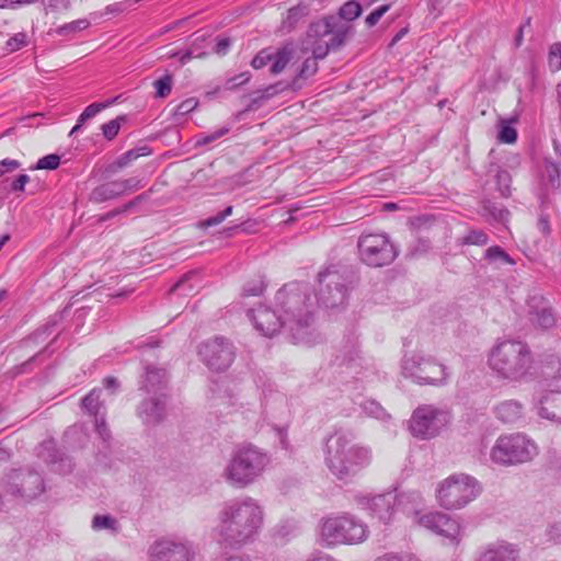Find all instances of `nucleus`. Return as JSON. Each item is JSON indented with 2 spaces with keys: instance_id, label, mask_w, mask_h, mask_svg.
<instances>
[{
  "instance_id": "1a4fd4ad",
  "label": "nucleus",
  "mask_w": 561,
  "mask_h": 561,
  "mask_svg": "<svg viewBox=\"0 0 561 561\" xmlns=\"http://www.w3.org/2000/svg\"><path fill=\"white\" fill-rule=\"evenodd\" d=\"M538 454L536 443L522 433L505 434L497 437L490 450L493 463L511 467L531 461Z\"/></svg>"
},
{
  "instance_id": "a878e982",
  "label": "nucleus",
  "mask_w": 561,
  "mask_h": 561,
  "mask_svg": "<svg viewBox=\"0 0 561 561\" xmlns=\"http://www.w3.org/2000/svg\"><path fill=\"white\" fill-rule=\"evenodd\" d=\"M45 449L47 450V455L43 456L44 460L51 466L53 471L58 472L60 474H67L72 471L73 463L68 456L53 448L50 443L47 444Z\"/></svg>"
},
{
  "instance_id": "f03ea898",
  "label": "nucleus",
  "mask_w": 561,
  "mask_h": 561,
  "mask_svg": "<svg viewBox=\"0 0 561 561\" xmlns=\"http://www.w3.org/2000/svg\"><path fill=\"white\" fill-rule=\"evenodd\" d=\"M276 307L285 321L295 344L312 345L317 340L313 324V305L309 287L304 283H290L275 296Z\"/></svg>"
},
{
  "instance_id": "774afa93",
  "label": "nucleus",
  "mask_w": 561,
  "mask_h": 561,
  "mask_svg": "<svg viewBox=\"0 0 561 561\" xmlns=\"http://www.w3.org/2000/svg\"><path fill=\"white\" fill-rule=\"evenodd\" d=\"M546 535L548 537V541L553 543H561V524H553L551 525L547 531Z\"/></svg>"
},
{
  "instance_id": "49530a36",
  "label": "nucleus",
  "mask_w": 561,
  "mask_h": 561,
  "mask_svg": "<svg viewBox=\"0 0 561 561\" xmlns=\"http://www.w3.org/2000/svg\"><path fill=\"white\" fill-rule=\"evenodd\" d=\"M483 211L485 215H489L495 221H500V222L507 220V217L510 215L507 209H505L503 207H499L497 205H495L491 202L484 203Z\"/></svg>"
},
{
  "instance_id": "ea45409f",
  "label": "nucleus",
  "mask_w": 561,
  "mask_h": 561,
  "mask_svg": "<svg viewBox=\"0 0 561 561\" xmlns=\"http://www.w3.org/2000/svg\"><path fill=\"white\" fill-rule=\"evenodd\" d=\"M89 25L90 22L87 19H79L59 26L56 33L60 36H68L85 30Z\"/></svg>"
},
{
  "instance_id": "a18cd8bd",
  "label": "nucleus",
  "mask_w": 561,
  "mask_h": 561,
  "mask_svg": "<svg viewBox=\"0 0 561 561\" xmlns=\"http://www.w3.org/2000/svg\"><path fill=\"white\" fill-rule=\"evenodd\" d=\"M495 181L497 185V190L503 197H508L511 195V174L506 170H499L495 175Z\"/></svg>"
},
{
  "instance_id": "2f4dec72",
  "label": "nucleus",
  "mask_w": 561,
  "mask_h": 561,
  "mask_svg": "<svg viewBox=\"0 0 561 561\" xmlns=\"http://www.w3.org/2000/svg\"><path fill=\"white\" fill-rule=\"evenodd\" d=\"M421 357L419 355H413L411 357L408 354H404L402 360V375L405 378H411L416 383L420 382L421 379Z\"/></svg>"
},
{
  "instance_id": "2eb2a0df",
  "label": "nucleus",
  "mask_w": 561,
  "mask_h": 561,
  "mask_svg": "<svg viewBox=\"0 0 561 561\" xmlns=\"http://www.w3.org/2000/svg\"><path fill=\"white\" fill-rule=\"evenodd\" d=\"M362 508L369 512L370 516L380 523L390 524L397 513V494L387 492L377 495H363L357 499Z\"/></svg>"
},
{
  "instance_id": "f8f14e48",
  "label": "nucleus",
  "mask_w": 561,
  "mask_h": 561,
  "mask_svg": "<svg viewBox=\"0 0 561 561\" xmlns=\"http://www.w3.org/2000/svg\"><path fill=\"white\" fill-rule=\"evenodd\" d=\"M194 551L186 540L160 538L148 549V561H192Z\"/></svg>"
},
{
  "instance_id": "8fccbe9b",
  "label": "nucleus",
  "mask_w": 561,
  "mask_h": 561,
  "mask_svg": "<svg viewBox=\"0 0 561 561\" xmlns=\"http://www.w3.org/2000/svg\"><path fill=\"white\" fill-rule=\"evenodd\" d=\"M229 130H230V128L225 126V127L216 129L215 131L202 135L199 138H197L196 145L205 146L210 142H214V141L218 140L219 138H221L222 136L227 135L229 133Z\"/></svg>"
},
{
  "instance_id": "de8ad7c7",
  "label": "nucleus",
  "mask_w": 561,
  "mask_h": 561,
  "mask_svg": "<svg viewBox=\"0 0 561 561\" xmlns=\"http://www.w3.org/2000/svg\"><path fill=\"white\" fill-rule=\"evenodd\" d=\"M233 207L227 206L224 210L217 215L208 217L207 219L199 222L201 228H208L221 224L227 217L232 215Z\"/></svg>"
},
{
  "instance_id": "f3484780",
  "label": "nucleus",
  "mask_w": 561,
  "mask_h": 561,
  "mask_svg": "<svg viewBox=\"0 0 561 561\" xmlns=\"http://www.w3.org/2000/svg\"><path fill=\"white\" fill-rule=\"evenodd\" d=\"M248 317L254 328L264 336H273L280 329L285 330V321L278 309L274 310L266 306L260 305L257 308L250 309Z\"/></svg>"
},
{
  "instance_id": "680f3d73",
  "label": "nucleus",
  "mask_w": 561,
  "mask_h": 561,
  "mask_svg": "<svg viewBox=\"0 0 561 561\" xmlns=\"http://www.w3.org/2000/svg\"><path fill=\"white\" fill-rule=\"evenodd\" d=\"M231 39L229 37H217L213 51L219 56H225L229 51Z\"/></svg>"
},
{
  "instance_id": "052dcab7",
  "label": "nucleus",
  "mask_w": 561,
  "mask_h": 561,
  "mask_svg": "<svg viewBox=\"0 0 561 561\" xmlns=\"http://www.w3.org/2000/svg\"><path fill=\"white\" fill-rule=\"evenodd\" d=\"M264 282L256 279L252 283H248L243 287V296H259L263 293Z\"/></svg>"
},
{
  "instance_id": "09e8293b",
  "label": "nucleus",
  "mask_w": 561,
  "mask_h": 561,
  "mask_svg": "<svg viewBox=\"0 0 561 561\" xmlns=\"http://www.w3.org/2000/svg\"><path fill=\"white\" fill-rule=\"evenodd\" d=\"M60 164V156L56 153L47 154L41 158L35 168L36 170H56Z\"/></svg>"
},
{
  "instance_id": "cd10ccee",
  "label": "nucleus",
  "mask_w": 561,
  "mask_h": 561,
  "mask_svg": "<svg viewBox=\"0 0 561 561\" xmlns=\"http://www.w3.org/2000/svg\"><path fill=\"white\" fill-rule=\"evenodd\" d=\"M294 53L295 49L291 44H286L283 47L277 48L275 51H272V66L270 68L271 73H280L293 59Z\"/></svg>"
},
{
  "instance_id": "a19ab883",
  "label": "nucleus",
  "mask_w": 561,
  "mask_h": 561,
  "mask_svg": "<svg viewBox=\"0 0 561 561\" xmlns=\"http://www.w3.org/2000/svg\"><path fill=\"white\" fill-rule=\"evenodd\" d=\"M126 119H127L126 116L122 115V116H117L115 119H112V121L103 124L101 129H102V134H103L104 138H106L107 140L114 139L117 136L122 124L125 123Z\"/></svg>"
},
{
  "instance_id": "20e7f679",
  "label": "nucleus",
  "mask_w": 561,
  "mask_h": 561,
  "mask_svg": "<svg viewBox=\"0 0 561 561\" xmlns=\"http://www.w3.org/2000/svg\"><path fill=\"white\" fill-rule=\"evenodd\" d=\"M363 12L359 2L355 0L346 1L337 14L327 15L310 24L308 35L319 37L320 41L314 46L317 57H325L330 50H335L343 46L347 37L353 34L352 22Z\"/></svg>"
},
{
  "instance_id": "9d476101",
  "label": "nucleus",
  "mask_w": 561,
  "mask_h": 561,
  "mask_svg": "<svg viewBox=\"0 0 561 561\" xmlns=\"http://www.w3.org/2000/svg\"><path fill=\"white\" fill-rule=\"evenodd\" d=\"M481 485L471 476L455 473L443 480L436 489V499L446 510H460L476 500Z\"/></svg>"
},
{
  "instance_id": "423d86ee",
  "label": "nucleus",
  "mask_w": 561,
  "mask_h": 561,
  "mask_svg": "<svg viewBox=\"0 0 561 561\" xmlns=\"http://www.w3.org/2000/svg\"><path fill=\"white\" fill-rule=\"evenodd\" d=\"M531 362L529 347L520 341L500 342L489 355L490 368L497 377L510 381H516L526 376Z\"/></svg>"
},
{
  "instance_id": "39448f33",
  "label": "nucleus",
  "mask_w": 561,
  "mask_h": 561,
  "mask_svg": "<svg viewBox=\"0 0 561 561\" xmlns=\"http://www.w3.org/2000/svg\"><path fill=\"white\" fill-rule=\"evenodd\" d=\"M270 463L266 453L252 444L237 446L222 471L225 481L237 489L253 484Z\"/></svg>"
},
{
  "instance_id": "ddd939ff",
  "label": "nucleus",
  "mask_w": 561,
  "mask_h": 561,
  "mask_svg": "<svg viewBox=\"0 0 561 561\" xmlns=\"http://www.w3.org/2000/svg\"><path fill=\"white\" fill-rule=\"evenodd\" d=\"M198 354L210 369L218 371L227 369L234 358L232 344L221 336L202 343Z\"/></svg>"
},
{
  "instance_id": "79ce46f5",
  "label": "nucleus",
  "mask_w": 561,
  "mask_h": 561,
  "mask_svg": "<svg viewBox=\"0 0 561 561\" xmlns=\"http://www.w3.org/2000/svg\"><path fill=\"white\" fill-rule=\"evenodd\" d=\"M173 80L172 76L167 73L163 77L157 79L153 82V87L156 89V98L164 99L172 91Z\"/></svg>"
},
{
  "instance_id": "c03bdc74",
  "label": "nucleus",
  "mask_w": 561,
  "mask_h": 561,
  "mask_svg": "<svg viewBox=\"0 0 561 561\" xmlns=\"http://www.w3.org/2000/svg\"><path fill=\"white\" fill-rule=\"evenodd\" d=\"M548 66L551 72H557L561 69V43H554L550 46L548 53Z\"/></svg>"
},
{
  "instance_id": "338daca9",
  "label": "nucleus",
  "mask_w": 561,
  "mask_h": 561,
  "mask_svg": "<svg viewBox=\"0 0 561 561\" xmlns=\"http://www.w3.org/2000/svg\"><path fill=\"white\" fill-rule=\"evenodd\" d=\"M21 163L14 159H3L0 161V176L4 175L8 172H13L19 169Z\"/></svg>"
},
{
  "instance_id": "393cba45",
  "label": "nucleus",
  "mask_w": 561,
  "mask_h": 561,
  "mask_svg": "<svg viewBox=\"0 0 561 561\" xmlns=\"http://www.w3.org/2000/svg\"><path fill=\"white\" fill-rule=\"evenodd\" d=\"M496 417L507 424H515L524 415V407L517 400H505L495 407Z\"/></svg>"
},
{
  "instance_id": "f257e3e1",
  "label": "nucleus",
  "mask_w": 561,
  "mask_h": 561,
  "mask_svg": "<svg viewBox=\"0 0 561 561\" xmlns=\"http://www.w3.org/2000/svg\"><path fill=\"white\" fill-rule=\"evenodd\" d=\"M264 516L263 505L254 497L241 496L225 502L214 529L218 542L229 549L253 543L263 528Z\"/></svg>"
},
{
  "instance_id": "e2e57ef3",
  "label": "nucleus",
  "mask_w": 561,
  "mask_h": 561,
  "mask_svg": "<svg viewBox=\"0 0 561 561\" xmlns=\"http://www.w3.org/2000/svg\"><path fill=\"white\" fill-rule=\"evenodd\" d=\"M197 104H198V102L196 99H194V98L186 99L176 106L175 113L178 115H186V114L191 113L193 110H195Z\"/></svg>"
},
{
  "instance_id": "603ef678",
  "label": "nucleus",
  "mask_w": 561,
  "mask_h": 561,
  "mask_svg": "<svg viewBox=\"0 0 561 561\" xmlns=\"http://www.w3.org/2000/svg\"><path fill=\"white\" fill-rule=\"evenodd\" d=\"M375 561H419V559L408 552H388L376 558Z\"/></svg>"
},
{
  "instance_id": "6e6d98bb",
  "label": "nucleus",
  "mask_w": 561,
  "mask_h": 561,
  "mask_svg": "<svg viewBox=\"0 0 561 561\" xmlns=\"http://www.w3.org/2000/svg\"><path fill=\"white\" fill-rule=\"evenodd\" d=\"M408 430L412 436L419 438L421 435V408H415L411 420L408 422Z\"/></svg>"
},
{
  "instance_id": "412c9836",
  "label": "nucleus",
  "mask_w": 561,
  "mask_h": 561,
  "mask_svg": "<svg viewBox=\"0 0 561 561\" xmlns=\"http://www.w3.org/2000/svg\"><path fill=\"white\" fill-rule=\"evenodd\" d=\"M528 313L530 321L542 328L549 329L556 324L554 314L548 304V301L538 294L530 296L527 300Z\"/></svg>"
},
{
  "instance_id": "6e6552de",
  "label": "nucleus",
  "mask_w": 561,
  "mask_h": 561,
  "mask_svg": "<svg viewBox=\"0 0 561 561\" xmlns=\"http://www.w3.org/2000/svg\"><path fill=\"white\" fill-rule=\"evenodd\" d=\"M368 536V526L350 513L330 515L321 520L320 537L328 547L358 545Z\"/></svg>"
},
{
  "instance_id": "f704fd0d",
  "label": "nucleus",
  "mask_w": 561,
  "mask_h": 561,
  "mask_svg": "<svg viewBox=\"0 0 561 561\" xmlns=\"http://www.w3.org/2000/svg\"><path fill=\"white\" fill-rule=\"evenodd\" d=\"M92 528L94 530L107 529L112 533L118 531V522L110 515H95L92 519Z\"/></svg>"
},
{
  "instance_id": "c85d7f7f",
  "label": "nucleus",
  "mask_w": 561,
  "mask_h": 561,
  "mask_svg": "<svg viewBox=\"0 0 561 561\" xmlns=\"http://www.w3.org/2000/svg\"><path fill=\"white\" fill-rule=\"evenodd\" d=\"M119 196L122 195L119 192L118 184L115 180L100 184L99 186L94 187L90 193L89 199L93 203H103Z\"/></svg>"
},
{
  "instance_id": "bb28decb",
  "label": "nucleus",
  "mask_w": 561,
  "mask_h": 561,
  "mask_svg": "<svg viewBox=\"0 0 561 561\" xmlns=\"http://www.w3.org/2000/svg\"><path fill=\"white\" fill-rule=\"evenodd\" d=\"M446 368L442 364L434 360H426L423 366V383L432 386H440L446 382Z\"/></svg>"
},
{
  "instance_id": "c756f323",
  "label": "nucleus",
  "mask_w": 561,
  "mask_h": 561,
  "mask_svg": "<svg viewBox=\"0 0 561 561\" xmlns=\"http://www.w3.org/2000/svg\"><path fill=\"white\" fill-rule=\"evenodd\" d=\"M307 38H308V42L310 43L311 45V50H312V57L311 58H307L298 75H297V78L296 80L298 79H308L309 77L313 76L317 71H318V59H323L324 57H317L316 54H314V46L318 44V42L320 41V38L318 37H310L308 34H307Z\"/></svg>"
},
{
  "instance_id": "e433bc0d",
  "label": "nucleus",
  "mask_w": 561,
  "mask_h": 561,
  "mask_svg": "<svg viewBox=\"0 0 561 561\" xmlns=\"http://www.w3.org/2000/svg\"><path fill=\"white\" fill-rule=\"evenodd\" d=\"M117 99H112V100H108L106 102H102V103H92L90 105H88L84 111L80 114V116L78 117V123H82L84 125V123L88 121V119H91L93 118L96 114H99L102 110L108 107L110 105L114 104L115 101Z\"/></svg>"
},
{
  "instance_id": "13d9d810",
  "label": "nucleus",
  "mask_w": 561,
  "mask_h": 561,
  "mask_svg": "<svg viewBox=\"0 0 561 561\" xmlns=\"http://www.w3.org/2000/svg\"><path fill=\"white\" fill-rule=\"evenodd\" d=\"M390 9V5L389 4H383V5H380L378 8H376L373 12H370L367 16H366V24L368 27H373L375 26L378 21L381 19V16Z\"/></svg>"
},
{
  "instance_id": "72a5a7b5",
  "label": "nucleus",
  "mask_w": 561,
  "mask_h": 561,
  "mask_svg": "<svg viewBox=\"0 0 561 561\" xmlns=\"http://www.w3.org/2000/svg\"><path fill=\"white\" fill-rule=\"evenodd\" d=\"M485 259L491 263H501V264H515V261L506 253L501 247L493 245L486 249Z\"/></svg>"
},
{
  "instance_id": "b1692460",
  "label": "nucleus",
  "mask_w": 561,
  "mask_h": 561,
  "mask_svg": "<svg viewBox=\"0 0 561 561\" xmlns=\"http://www.w3.org/2000/svg\"><path fill=\"white\" fill-rule=\"evenodd\" d=\"M421 495L417 491H407L397 494V511H401L407 516H412L415 524H421L420 516Z\"/></svg>"
},
{
  "instance_id": "9b49d317",
  "label": "nucleus",
  "mask_w": 561,
  "mask_h": 561,
  "mask_svg": "<svg viewBox=\"0 0 561 561\" xmlns=\"http://www.w3.org/2000/svg\"><path fill=\"white\" fill-rule=\"evenodd\" d=\"M360 261L371 267L391 264L398 255L394 244L386 233H363L357 241Z\"/></svg>"
},
{
  "instance_id": "dca6fc26",
  "label": "nucleus",
  "mask_w": 561,
  "mask_h": 561,
  "mask_svg": "<svg viewBox=\"0 0 561 561\" xmlns=\"http://www.w3.org/2000/svg\"><path fill=\"white\" fill-rule=\"evenodd\" d=\"M423 526L454 543H457L461 536V526L458 519L446 513L434 512L424 515Z\"/></svg>"
},
{
  "instance_id": "a211bd4d",
  "label": "nucleus",
  "mask_w": 561,
  "mask_h": 561,
  "mask_svg": "<svg viewBox=\"0 0 561 561\" xmlns=\"http://www.w3.org/2000/svg\"><path fill=\"white\" fill-rule=\"evenodd\" d=\"M169 393L147 394L137 407V416L145 425H158L167 415Z\"/></svg>"
},
{
  "instance_id": "37998d69",
  "label": "nucleus",
  "mask_w": 561,
  "mask_h": 561,
  "mask_svg": "<svg viewBox=\"0 0 561 561\" xmlns=\"http://www.w3.org/2000/svg\"><path fill=\"white\" fill-rule=\"evenodd\" d=\"M28 44V36L24 32L16 33L8 38L5 42L4 50L7 53H14Z\"/></svg>"
},
{
  "instance_id": "7ed1b4c3",
  "label": "nucleus",
  "mask_w": 561,
  "mask_h": 561,
  "mask_svg": "<svg viewBox=\"0 0 561 561\" xmlns=\"http://www.w3.org/2000/svg\"><path fill=\"white\" fill-rule=\"evenodd\" d=\"M324 463L339 480L347 481L371 462L369 447L354 444V434L350 430L335 428L323 439Z\"/></svg>"
},
{
  "instance_id": "4468645a",
  "label": "nucleus",
  "mask_w": 561,
  "mask_h": 561,
  "mask_svg": "<svg viewBox=\"0 0 561 561\" xmlns=\"http://www.w3.org/2000/svg\"><path fill=\"white\" fill-rule=\"evenodd\" d=\"M9 479L8 492L12 495L32 500L44 492V480L37 471L31 469L14 470Z\"/></svg>"
},
{
  "instance_id": "4c0bfd02",
  "label": "nucleus",
  "mask_w": 561,
  "mask_h": 561,
  "mask_svg": "<svg viewBox=\"0 0 561 561\" xmlns=\"http://www.w3.org/2000/svg\"><path fill=\"white\" fill-rule=\"evenodd\" d=\"M362 408L364 412L373 417H376L378 420H390V414L387 413V411L375 400H365L362 403Z\"/></svg>"
},
{
  "instance_id": "5fc2aeb1",
  "label": "nucleus",
  "mask_w": 561,
  "mask_h": 561,
  "mask_svg": "<svg viewBox=\"0 0 561 561\" xmlns=\"http://www.w3.org/2000/svg\"><path fill=\"white\" fill-rule=\"evenodd\" d=\"M465 244L484 245L488 242V236L482 230H471L463 238Z\"/></svg>"
},
{
  "instance_id": "aec40b11",
  "label": "nucleus",
  "mask_w": 561,
  "mask_h": 561,
  "mask_svg": "<svg viewBox=\"0 0 561 561\" xmlns=\"http://www.w3.org/2000/svg\"><path fill=\"white\" fill-rule=\"evenodd\" d=\"M169 376L164 368L146 365L140 378L139 390L146 394H167Z\"/></svg>"
},
{
  "instance_id": "0e129e2a",
  "label": "nucleus",
  "mask_w": 561,
  "mask_h": 561,
  "mask_svg": "<svg viewBox=\"0 0 561 561\" xmlns=\"http://www.w3.org/2000/svg\"><path fill=\"white\" fill-rule=\"evenodd\" d=\"M94 424H95V430H96L98 434L100 435V437L103 440H107L110 438V430L107 428L105 417L103 415L96 416Z\"/></svg>"
},
{
  "instance_id": "4d7b16f0",
  "label": "nucleus",
  "mask_w": 561,
  "mask_h": 561,
  "mask_svg": "<svg viewBox=\"0 0 561 561\" xmlns=\"http://www.w3.org/2000/svg\"><path fill=\"white\" fill-rule=\"evenodd\" d=\"M210 402L211 407L217 409L219 412H221V408L226 409L233 405L232 397L230 394L221 396L220 393L216 394L214 392L210 398Z\"/></svg>"
},
{
  "instance_id": "6ab92c4d",
  "label": "nucleus",
  "mask_w": 561,
  "mask_h": 561,
  "mask_svg": "<svg viewBox=\"0 0 561 561\" xmlns=\"http://www.w3.org/2000/svg\"><path fill=\"white\" fill-rule=\"evenodd\" d=\"M449 411L434 405L423 407V439L438 436L450 423Z\"/></svg>"
},
{
  "instance_id": "473e14b6",
  "label": "nucleus",
  "mask_w": 561,
  "mask_h": 561,
  "mask_svg": "<svg viewBox=\"0 0 561 561\" xmlns=\"http://www.w3.org/2000/svg\"><path fill=\"white\" fill-rule=\"evenodd\" d=\"M102 390L99 388L92 389L87 396H84L81 400V405L85 410V412L94 417L100 415L101 402L100 394Z\"/></svg>"
},
{
  "instance_id": "bf43d9fd",
  "label": "nucleus",
  "mask_w": 561,
  "mask_h": 561,
  "mask_svg": "<svg viewBox=\"0 0 561 561\" xmlns=\"http://www.w3.org/2000/svg\"><path fill=\"white\" fill-rule=\"evenodd\" d=\"M121 195H124L126 192L136 191L141 187L140 180L137 178H129L126 180H116Z\"/></svg>"
},
{
  "instance_id": "864d4df0",
  "label": "nucleus",
  "mask_w": 561,
  "mask_h": 561,
  "mask_svg": "<svg viewBox=\"0 0 561 561\" xmlns=\"http://www.w3.org/2000/svg\"><path fill=\"white\" fill-rule=\"evenodd\" d=\"M272 49L264 48L260 50L251 61V66L254 69H261L272 61Z\"/></svg>"
},
{
  "instance_id": "3c124183",
  "label": "nucleus",
  "mask_w": 561,
  "mask_h": 561,
  "mask_svg": "<svg viewBox=\"0 0 561 561\" xmlns=\"http://www.w3.org/2000/svg\"><path fill=\"white\" fill-rule=\"evenodd\" d=\"M134 3H135L134 0H124V1L108 4L104 9V14L105 15H119V14L124 13L125 11H127Z\"/></svg>"
},
{
  "instance_id": "4be33fe9",
  "label": "nucleus",
  "mask_w": 561,
  "mask_h": 561,
  "mask_svg": "<svg viewBox=\"0 0 561 561\" xmlns=\"http://www.w3.org/2000/svg\"><path fill=\"white\" fill-rule=\"evenodd\" d=\"M539 417L561 423V391L549 390L535 402Z\"/></svg>"
},
{
  "instance_id": "5701e85b",
  "label": "nucleus",
  "mask_w": 561,
  "mask_h": 561,
  "mask_svg": "<svg viewBox=\"0 0 561 561\" xmlns=\"http://www.w3.org/2000/svg\"><path fill=\"white\" fill-rule=\"evenodd\" d=\"M519 553L514 545L499 541L488 545L477 561H518Z\"/></svg>"
},
{
  "instance_id": "0eeeda50",
  "label": "nucleus",
  "mask_w": 561,
  "mask_h": 561,
  "mask_svg": "<svg viewBox=\"0 0 561 561\" xmlns=\"http://www.w3.org/2000/svg\"><path fill=\"white\" fill-rule=\"evenodd\" d=\"M357 278L352 265L341 262L328 265L318 275V302L327 308L344 305Z\"/></svg>"
},
{
  "instance_id": "c9c22d12",
  "label": "nucleus",
  "mask_w": 561,
  "mask_h": 561,
  "mask_svg": "<svg viewBox=\"0 0 561 561\" xmlns=\"http://www.w3.org/2000/svg\"><path fill=\"white\" fill-rule=\"evenodd\" d=\"M515 119L512 121H504L502 119L500 123V130L497 135V139L500 142L503 144H514L517 140V131L512 126V123H514Z\"/></svg>"
},
{
  "instance_id": "58836bf2",
  "label": "nucleus",
  "mask_w": 561,
  "mask_h": 561,
  "mask_svg": "<svg viewBox=\"0 0 561 561\" xmlns=\"http://www.w3.org/2000/svg\"><path fill=\"white\" fill-rule=\"evenodd\" d=\"M542 175L551 184V186H557L559 184L560 178L559 163H556L551 159L546 158L543 162Z\"/></svg>"
},
{
  "instance_id": "7c9ffc66",
  "label": "nucleus",
  "mask_w": 561,
  "mask_h": 561,
  "mask_svg": "<svg viewBox=\"0 0 561 561\" xmlns=\"http://www.w3.org/2000/svg\"><path fill=\"white\" fill-rule=\"evenodd\" d=\"M151 150L147 146L130 149L119 156L116 161L110 167L112 172L126 168L129 163L138 159L139 157L148 156Z\"/></svg>"
},
{
  "instance_id": "69168bd1",
  "label": "nucleus",
  "mask_w": 561,
  "mask_h": 561,
  "mask_svg": "<svg viewBox=\"0 0 561 561\" xmlns=\"http://www.w3.org/2000/svg\"><path fill=\"white\" fill-rule=\"evenodd\" d=\"M205 55H206L205 53L198 51L197 38H196L195 42L192 44L191 48L182 55V57L180 58V61H181V64L184 65L193 58H201V57H204Z\"/></svg>"
}]
</instances>
